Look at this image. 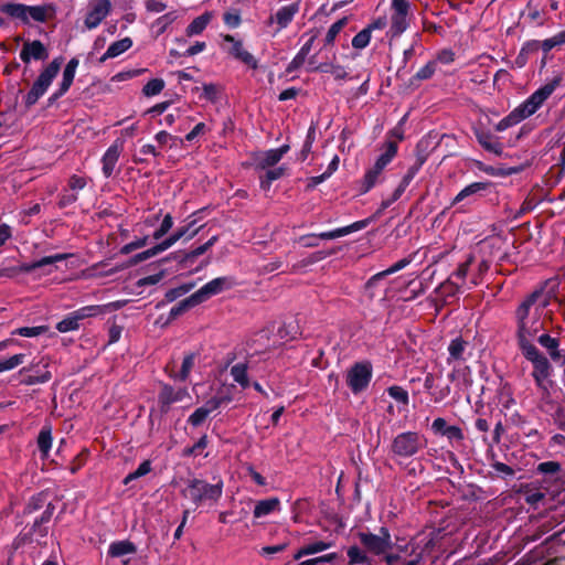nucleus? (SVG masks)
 I'll return each mask as SVG.
<instances>
[{
	"instance_id": "f257e3e1",
	"label": "nucleus",
	"mask_w": 565,
	"mask_h": 565,
	"mask_svg": "<svg viewBox=\"0 0 565 565\" xmlns=\"http://www.w3.org/2000/svg\"><path fill=\"white\" fill-rule=\"evenodd\" d=\"M542 297L541 291H534L520 303L515 311L520 348L532 345L533 340L543 329L541 318L547 302Z\"/></svg>"
},
{
	"instance_id": "f03ea898",
	"label": "nucleus",
	"mask_w": 565,
	"mask_h": 565,
	"mask_svg": "<svg viewBox=\"0 0 565 565\" xmlns=\"http://www.w3.org/2000/svg\"><path fill=\"white\" fill-rule=\"evenodd\" d=\"M523 355L533 365L532 376L536 385L544 392H548L552 387V365L548 360L539 351V349L532 344L520 348Z\"/></svg>"
},
{
	"instance_id": "7ed1b4c3",
	"label": "nucleus",
	"mask_w": 565,
	"mask_h": 565,
	"mask_svg": "<svg viewBox=\"0 0 565 565\" xmlns=\"http://www.w3.org/2000/svg\"><path fill=\"white\" fill-rule=\"evenodd\" d=\"M426 445L427 440L422 434L417 431H403L397 434L392 440L391 454L395 459H407L423 450Z\"/></svg>"
},
{
	"instance_id": "20e7f679",
	"label": "nucleus",
	"mask_w": 565,
	"mask_h": 565,
	"mask_svg": "<svg viewBox=\"0 0 565 565\" xmlns=\"http://www.w3.org/2000/svg\"><path fill=\"white\" fill-rule=\"evenodd\" d=\"M235 285V281L232 277H217L204 286H202L198 291L191 295L188 299H185L179 308H173L171 310L172 313H178L183 308L196 306L212 296L218 295L224 290L231 289Z\"/></svg>"
},
{
	"instance_id": "39448f33",
	"label": "nucleus",
	"mask_w": 565,
	"mask_h": 565,
	"mask_svg": "<svg viewBox=\"0 0 565 565\" xmlns=\"http://www.w3.org/2000/svg\"><path fill=\"white\" fill-rule=\"evenodd\" d=\"M0 12L23 24H29L32 21L45 22L47 20L49 7L8 2L0 7Z\"/></svg>"
},
{
	"instance_id": "423d86ee",
	"label": "nucleus",
	"mask_w": 565,
	"mask_h": 565,
	"mask_svg": "<svg viewBox=\"0 0 565 565\" xmlns=\"http://www.w3.org/2000/svg\"><path fill=\"white\" fill-rule=\"evenodd\" d=\"M62 63V57H55L42 70L25 96V104L28 106L34 105L46 93L61 71Z\"/></svg>"
},
{
	"instance_id": "0eeeda50",
	"label": "nucleus",
	"mask_w": 565,
	"mask_h": 565,
	"mask_svg": "<svg viewBox=\"0 0 565 565\" xmlns=\"http://www.w3.org/2000/svg\"><path fill=\"white\" fill-rule=\"evenodd\" d=\"M222 492V482L210 484L203 480L193 479L189 481L188 486L182 490V495L199 505L203 501L216 502L221 498Z\"/></svg>"
},
{
	"instance_id": "6e6552de",
	"label": "nucleus",
	"mask_w": 565,
	"mask_h": 565,
	"mask_svg": "<svg viewBox=\"0 0 565 565\" xmlns=\"http://www.w3.org/2000/svg\"><path fill=\"white\" fill-rule=\"evenodd\" d=\"M397 153V145L393 141H388L385 145V151L380 154L372 168H370L363 179L362 192L366 193L370 191L380 179V175L387 167V164L394 159Z\"/></svg>"
},
{
	"instance_id": "1a4fd4ad",
	"label": "nucleus",
	"mask_w": 565,
	"mask_h": 565,
	"mask_svg": "<svg viewBox=\"0 0 565 565\" xmlns=\"http://www.w3.org/2000/svg\"><path fill=\"white\" fill-rule=\"evenodd\" d=\"M557 86L558 79H554L551 83H547L536 89L523 103H521L516 109L522 118L526 119L535 114L542 107L545 100L554 93Z\"/></svg>"
},
{
	"instance_id": "9d476101",
	"label": "nucleus",
	"mask_w": 565,
	"mask_h": 565,
	"mask_svg": "<svg viewBox=\"0 0 565 565\" xmlns=\"http://www.w3.org/2000/svg\"><path fill=\"white\" fill-rule=\"evenodd\" d=\"M111 10L113 3L110 0H89L85 8L84 26L87 30L98 28Z\"/></svg>"
},
{
	"instance_id": "9b49d317",
	"label": "nucleus",
	"mask_w": 565,
	"mask_h": 565,
	"mask_svg": "<svg viewBox=\"0 0 565 565\" xmlns=\"http://www.w3.org/2000/svg\"><path fill=\"white\" fill-rule=\"evenodd\" d=\"M411 4L408 0H392L391 2V36H399L404 33L408 25Z\"/></svg>"
},
{
	"instance_id": "f8f14e48",
	"label": "nucleus",
	"mask_w": 565,
	"mask_h": 565,
	"mask_svg": "<svg viewBox=\"0 0 565 565\" xmlns=\"http://www.w3.org/2000/svg\"><path fill=\"white\" fill-rule=\"evenodd\" d=\"M359 539L362 545L375 555L384 554L392 547V537L386 527H381L377 534L360 532Z\"/></svg>"
},
{
	"instance_id": "ddd939ff",
	"label": "nucleus",
	"mask_w": 565,
	"mask_h": 565,
	"mask_svg": "<svg viewBox=\"0 0 565 565\" xmlns=\"http://www.w3.org/2000/svg\"><path fill=\"white\" fill-rule=\"evenodd\" d=\"M70 256H71V254H65V253L55 254V255L42 257L39 260H34L32 263L21 264L20 266H17V267H0V277L12 278L20 273H32L35 269L42 268L44 266H49V265L56 264L58 262H63V260L67 259Z\"/></svg>"
},
{
	"instance_id": "4468645a",
	"label": "nucleus",
	"mask_w": 565,
	"mask_h": 565,
	"mask_svg": "<svg viewBox=\"0 0 565 565\" xmlns=\"http://www.w3.org/2000/svg\"><path fill=\"white\" fill-rule=\"evenodd\" d=\"M372 379V365L369 362L355 363L347 374V383L354 394L365 390Z\"/></svg>"
},
{
	"instance_id": "2eb2a0df",
	"label": "nucleus",
	"mask_w": 565,
	"mask_h": 565,
	"mask_svg": "<svg viewBox=\"0 0 565 565\" xmlns=\"http://www.w3.org/2000/svg\"><path fill=\"white\" fill-rule=\"evenodd\" d=\"M223 41L230 44V47L226 49L227 53L235 60L242 62L248 67L256 70L258 67V62L255 56L249 53L243 44L242 40L235 39L231 34L221 35Z\"/></svg>"
},
{
	"instance_id": "dca6fc26",
	"label": "nucleus",
	"mask_w": 565,
	"mask_h": 565,
	"mask_svg": "<svg viewBox=\"0 0 565 565\" xmlns=\"http://www.w3.org/2000/svg\"><path fill=\"white\" fill-rule=\"evenodd\" d=\"M300 10L299 2H291L280 7L267 21L268 25H275L274 35L286 29Z\"/></svg>"
},
{
	"instance_id": "f3484780",
	"label": "nucleus",
	"mask_w": 565,
	"mask_h": 565,
	"mask_svg": "<svg viewBox=\"0 0 565 565\" xmlns=\"http://www.w3.org/2000/svg\"><path fill=\"white\" fill-rule=\"evenodd\" d=\"M185 398H190V394L186 388L174 390L170 385H163L158 395V407L160 414H167L171 409V405L173 403L182 402Z\"/></svg>"
},
{
	"instance_id": "a211bd4d",
	"label": "nucleus",
	"mask_w": 565,
	"mask_h": 565,
	"mask_svg": "<svg viewBox=\"0 0 565 565\" xmlns=\"http://www.w3.org/2000/svg\"><path fill=\"white\" fill-rule=\"evenodd\" d=\"M309 72L330 73L338 82L349 78V73L343 65L333 62L319 63L315 54L309 58Z\"/></svg>"
},
{
	"instance_id": "6ab92c4d",
	"label": "nucleus",
	"mask_w": 565,
	"mask_h": 565,
	"mask_svg": "<svg viewBox=\"0 0 565 565\" xmlns=\"http://www.w3.org/2000/svg\"><path fill=\"white\" fill-rule=\"evenodd\" d=\"M289 151L288 145H282L279 148L269 149L266 151L257 152L254 156V164L256 169H267L278 163L281 158Z\"/></svg>"
},
{
	"instance_id": "aec40b11",
	"label": "nucleus",
	"mask_w": 565,
	"mask_h": 565,
	"mask_svg": "<svg viewBox=\"0 0 565 565\" xmlns=\"http://www.w3.org/2000/svg\"><path fill=\"white\" fill-rule=\"evenodd\" d=\"M225 402H231V397H213L209 399L204 406L199 407L190 415L188 422L194 427L202 425L207 416Z\"/></svg>"
},
{
	"instance_id": "412c9836",
	"label": "nucleus",
	"mask_w": 565,
	"mask_h": 565,
	"mask_svg": "<svg viewBox=\"0 0 565 565\" xmlns=\"http://www.w3.org/2000/svg\"><path fill=\"white\" fill-rule=\"evenodd\" d=\"M47 56V49L39 40L25 42L20 52V58L23 63H30L32 60L44 61Z\"/></svg>"
},
{
	"instance_id": "4be33fe9",
	"label": "nucleus",
	"mask_w": 565,
	"mask_h": 565,
	"mask_svg": "<svg viewBox=\"0 0 565 565\" xmlns=\"http://www.w3.org/2000/svg\"><path fill=\"white\" fill-rule=\"evenodd\" d=\"M451 367L448 379L460 388H468L472 385L471 369L466 363L449 364Z\"/></svg>"
},
{
	"instance_id": "5701e85b",
	"label": "nucleus",
	"mask_w": 565,
	"mask_h": 565,
	"mask_svg": "<svg viewBox=\"0 0 565 565\" xmlns=\"http://www.w3.org/2000/svg\"><path fill=\"white\" fill-rule=\"evenodd\" d=\"M468 342L465 341L461 337H457L452 339L447 348L448 356H447V365L449 364H459L466 363L468 360L467 354Z\"/></svg>"
},
{
	"instance_id": "b1692460",
	"label": "nucleus",
	"mask_w": 565,
	"mask_h": 565,
	"mask_svg": "<svg viewBox=\"0 0 565 565\" xmlns=\"http://www.w3.org/2000/svg\"><path fill=\"white\" fill-rule=\"evenodd\" d=\"M124 149V140H116L104 153L102 158L103 174L109 178L118 162L120 153Z\"/></svg>"
},
{
	"instance_id": "393cba45",
	"label": "nucleus",
	"mask_w": 565,
	"mask_h": 565,
	"mask_svg": "<svg viewBox=\"0 0 565 565\" xmlns=\"http://www.w3.org/2000/svg\"><path fill=\"white\" fill-rule=\"evenodd\" d=\"M303 36H308L307 41L302 44L298 53L294 56L291 60L288 70L295 71L301 67L306 62L309 65V58L312 56L310 55L315 41L317 39L316 32H308Z\"/></svg>"
},
{
	"instance_id": "a878e982",
	"label": "nucleus",
	"mask_w": 565,
	"mask_h": 565,
	"mask_svg": "<svg viewBox=\"0 0 565 565\" xmlns=\"http://www.w3.org/2000/svg\"><path fill=\"white\" fill-rule=\"evenodd\" d=\"M303 36H308L307 41L302 44L298 53L294 56L291 60L288 70L295 71L301 67L306 62L309 65V58L312 56L310 55L315 41L317 39L316 32H308Z\"/></svg>"
},
{
	"instance_id": "bb28decb",
	"label": "nucleus",
	"mask_w": 565,
	"mask_h": 565,
	"mask_svg": "<svg viewBox=\"0 0 565 565\" xmlns=\"http://www.w3.org/2000/svg\"><path fill=\"white\" fill-rule=\"evenodd\" d=\"M303 36H308L307 41L302 44L298 53L294 56L291 60L288 70L295 71L301 67L306 62L309 65V58L312 56L310 55L315 41L317 39L316 32H308Z\"/></svg>"
},
{
	"instance_id": "cd10ccee",
	"label": "nucleus",
	"mask_w": 565,
	"mask_h": 565,
	"mask_svg": "<svg viewBox=\"0 0 565 565\" xmlns=\"http://www.w3.org/2000/svg\"><path fill=\"white\" fill-rule=\"evenodd\" d=\"M43 363V371L35 372V374H30V372L35 369L39 364H32L28 367H23L20 370V374L23 375V379L21 380V383L24 385H35V384H42L46 383L51 380L52 375L51 372L47 370V363L44 362V359L41 361Z\"/></svg>"
},
{
	"instance_id": "c85d7f7f",
	"label": "nucleus",
	"mask_w": 565,
	"mask_h": 565,
	"mask_svg": "<svg viewBox=\"0 0 565 565\" xmlns=\"http://www.w3.org/2000/svg\"><path fill=\"white\" fill-rule=\"evenodd\" d=\"M78 64L79 62L75 57L68 61L63 70L62 81L58 84V89L53 94L54 98L62 97L70 89L73 84Z\"/></svg>"
},
{
	"instance_id": "c756f323",
	"label": "nucleus",
	"mask_w": 565,
	"mask_h": 565,
	"mask_svg": "<svg viewBox=\"0 0 565 565\" xmlns=\"http://www.w3.org/2000/svg\"><path fill=\"white\" fill-rule=\"evenodd\" d=\"M537 342L547 351L553 361L562 360V352L559 350V341L546 333L537 337Z\"/></svg>"
},
{
	"instance_id": "7c9ffc66",
	"label": "nucleus",
	"mask_w": 565,
	"mask_h": 565,
	"mask_svg": "<svg viewBox=\"0 0 565 565\" xmlns=\"http://www.w3.org/2000/svg\"><path fill=\"white\" fill-rule=\"evenodd\" d=\"M280 501L278 498H269L256 502L254 508V516L260 519L269 515L270 513L279 510Z\"/></svg>"
},
{
	"instance_id": "2f4dec72",
	"label": "nucleus",
	"mask_w": 565,
	"mask_h": 565,
	"mask_svg": "<svg viewBox=\"0 0 565 565\" xmlns=\"http://www.w3.org/2000/svg\"><path fill=\"white\" fill-rule=\"evenodd\" d=\"M132 46V40L130 38H124L119 41L111 43L106 52L100 57V61L104 62L109 58H115L126 51H128Z\"/></svg>"
},
{
	"instance_id": "473e14b6",
	"label": "nucleus",
	"mask_w": 565,
	"mask_h": 565,
	"mask_svg": "<svg viewBox=\"0 0 565 565\" xmlns=\"http://www.w3.org/2000/svg\"><path fill=\"white\" fill-rule=\"evenodd\" d=\"M212 12H204L203 14L199 15L186 26V35L194 36L201 34L205 30L207 24L212 21Z\"/></svg>"
},
{
	"instance_id": "72a5a7b5",
	"label": "nucleus",
	"mask_w": 565,
	"mask_h": 565,
	"mask_svg": "<svg viewBox=\"0 0 565 565\" xmlns=\"http://www.w3.org/2000/svg\"><path fill=\"white\" fill-rule=\"evenodd\" d=\"M364 226V222H354L351 225L339 227L329 232H322L317 237L321 239H335L345 235H349L350 233L356 232L361 230Z\"/></svg>"
},
{
	"instance_id": "f704fd0d",
	"label": "nucleus",
	"mask_w": 565,
	"mask_h": 565,
	"mask_svg": "<svg viewBox=\"0 0 565 565\" xmlns=\"http://www.w3.org/2000/svg\"><path fill=\"white\" fill-rule=\"evenodd\" d=\"M231 376L242 388H247L250 385L248 379V366L246 363L234 364L230 370Z\"/></svg>"
},
{
	"instance_id": "c9c22d12",
	"label": "nucleus",
	"mask_w": 565,
	"mask_h": 565,
	"mask_svg": "<svg viewBox=\"0 0 565 565\" xmlns=\"http://www.w3.org/2000/svg\"><path fill=\"white\" fill-rule=\"evenodd\" d=\"M333 545L332 542H324V541H318L310 544L305 545L301 547L295 555V559H300L302 556L306 555H312L320 552H323L328 548H330Z\"/></svg>"
},
{
	"instance_id": "e433bc0d",
	"label": "nucleus",
	"mask_w": 565,
	"mask_h": 565,
	"mask_svg": "<svg viewBox=\"0 0 565 565\" xmlns=\"http://www.w3.org/2000/svg\"><path fill=\"white\" fill-rule=\"evenodd\" d=\"M136 552V546L129 541H116L109 545L108 554L111 557H120Z\"/></svg>"
},
{
	"instance_id": "4c0bfd02",
	"label": "nucleus",
	"mask_w": 565,
	"mask_h": 565,
	"mask_svg": "<svg viewBox=\"0 0 565 565\" xmlns=\"http://www.w3.org/2000/svg\"><path fill=\"white\" fill-rule=\"evenodd\" d=\"M348 24V18H341L338 21H335L331 26L328 29L326 36H324V47L332 46L334 44V41L337 36L341 33V31L344 29V26Z\"/></svg>"
},
{
	"instance_id": "58836bf2",
	"label": "nucleus",
	"mask_w": 565,
	"mask_h": 565,
	"mask_svg": "<svg viewBox=\"0 0 565 565\" xmlns=\"http://www.w3.org/2000/svg\"><path fill=\"white\" fill-rule=\"evenodd\" d=\"M487 182H473L467 186H465L454 199L452 203H459L463 201L466 198L473 195L480 191H483L488 188Z\"/></svg>"
},
{
	"instance_id": "ea45409f",
	"label": "nucleus",
	"mask_w": 565,
	"mask_h": 565,
	"mask_svg": "<svg viewBox=\"0 0 565 565\" xmlns=\"http://www.w3.org/2000/svg\"><path fill=\"white\" fill-rule=\"evenodd\" d=\"M121 306L122 305L120 301H114V302H109L106 305H92V306H85V307L87 308V313H88L89 318H92V317L103 316V315L114 311V310H118L121 308Z\"/></svg>"
},
{
	"instance_id": "a19ab883",
	"label": "nucleus",
	"mask_w": 565,
	"mask_h": 565,
	"mask_svg": "<svg viewBox=\"0 0 565 565\" xmlns=\"http://www.w3.org/2000/svg\"><path fill=\"white\" fill-rule=\"evenodd\" d=\"M408 264H409V260L407 258H403V259L396 262L394 265H392L387 269L380 271V273L375 274L374 276H372L371 279L369 280L367 285L369 286L375 285L380 279L385 278L386 276L392 275V274L405 268Z\"/></svg>"
},
{
	"instance_id": "79ce46f5",
	"label": "nucleus",
	"mask_w": 565,
	"mask_h": 565,
	"mask_svg": "<svg viewBox=\"0 0 565 565\" xmlns=\"http://www.w3.org/2000/svg\"><path fill=\"white\" fill-rule=\"evenodd\" d=\"M38 447L42 457H47L52 447V433L50 427H43L38 437Z\"/></svg>"
},
{
	"instance_id": "37998d69",
	"label": "nucleus",
	"mask_w": 565,
	"mask_h": 565,
	"mask_svg": "<svg viewBox=\"0 0 565 565\" xmlns=\"http://www.w3.org/2000/svg\"><path fill=\"white\" fill-rule=\"evenodd\" d=\"M522 120H524V119L522 118V116L520 115L518 109L514 108L508 116L502 118L495 125V130L500 131V132L504 131V130L509 129L510 127H513V126L520 124Z\"/></svg>"
},
{
	"instance_id": "c03bdc74",
	"label": "nucleus",
	"mask_w": 565,
	"mask_h": 565,
	"mask_svg": "<svg viewBox=\"0 0 565 565\" xmlns=\"http://www.w3.org/2000/svg\"><path fill=\"white\" fill-rule=\"evenodd\" d=\"M49 331L47 326H36V327H21L11 332L12 335H20L25 338H35L41 334H44Z\"/></svg>"
},
{
	"instance_id": "a18cd8bd",
	"label": "nucleus",
	"mask_w": 565,
	"mask_h": 565,
	"mask_svg": "<svg viewBox=\"0 0 565 565\" xmlns=\"http://www.w3.org/2000/svg\"><path fill=\"white\" fill-rule=\"evenodd\" d=\"M79 328V321L74 312L67 315L63 320L56 324V329L61 333L75 331Z\"/></svg>"
},
{
	"instance_id": "49530a36",
	"label": "nucleus",
	"mask_w": 565,
	"mask_h": 565,
	"mask_svg": "<svg viewBox=\"0 0 565 565\" xmlns=\"http://www.w3.org/2000/svg\"><path fill=\"white\" fill-rule=\"evenodd\" d=\"M25 360V354L18 353L8 359L0 360V373L11 371L21 365Z\"/></svg>"
},
{
	"instance_id": "de8ad7c7",
	"label": "nucleus",
	"mask_w": 565,
	"mask_h": 565,
	"mask_svg": "<svg viewBox=\"0 0 565 565\" xmlns=\"http://www.w3.org/2000/svg\"><path fill=\"white\" fill-rule=\"evenodd\" d=\"M348 557L350 565L367 564L370 562L369 556L365 552L360 550L358 546H351L348 550Z\"/></svg>"
},
{
	"instance_id": "09e8293b",
	"label": "nucleus",
	"mask_w": 565,
	"mask_h": 565,
	"mask_svg": "<svg viewBox=\"0 0 565 565\" xmlns=\"http://www.w3.org/2000/svg\"><path fill=\"white\" fill-rule=\"evenodd\" d=\"M286 172L284 167H277L266 172L264 178H260V186L264 190H268L273 181L281 178Z\"/></svg>"
},
{
	"instance_id": "8fccbe9b",
	"label": "nucleus",
	"mask_w": 565,
	"mask_h": 565,
	"mask_svg": "<svg viewBox=\"0 0 565 565\" xmlns=\"http://www.w3.org/2000/svg\"><path fill=\"white\" fill-rule=\"evenodd\" d=\"M164 86L166 84L163 79L153 78L143 86L142 93L147 97L157 96L163 90Z\"/></svg>"
},
{
	"instance_id": "3c124183",
	"label": "nucleus",
	"mask_w": 565,
	"mask_h": 565,
	"mask_svg": "<svg viewBox=\"0 0 565 565\" xmlns=\"http://www.w3.org/2000/svg\"><path fill=\"white\" fill-rule=\"evenodd\" d=\"M194 362H195L194 353H190V354L185 355L182 361L181 370H180L179 374L174 376V379L180 380V381H185L189 377V375L194 366Z\"/></svg>"
},
{
	"instance_id": "603ef678",
	"label": "nucleus",
	"mask_w": 565,
	"mask_h": 565,
	"mask_svg": "<svg viewBox=\"0 0 565 565\" xmlns=\"http://www.w3.org/2000/svg\"><path fill=\"white\" fill-rule=\"evenodd\" d=\"M150 471H151V462L149 460H145L143 462H141L138 466V468L135 471L130 472L129 475H127L125 477L124 483L128 484L132 480H136L138 478H141V477L148 475Z\"/></svg>"
},
{
	"instance_id": "864d4df0",
	"label": "nucleus",
	"mask_w": 565,
	"mask_h": 565,
	"mask_svg": "<svg viewBox=\"0 0 565 565\" xmlns=\"http://www.w3.org/2000/svg\"><path fill=\"white\" fill-rule=\"evenodd\" d=\"M401 553L413 556L411 559L405 561V565H419L423 555L422 552H417L413 543H408L405 547L398 546Z\"/></svg>"
},
{
	"instance_id": "5fc2aeb1",
	"label": "nucleus",
	"mask_w": 565,
	"mask_h": 565,
	"mask_svg": "<svg viewBox=\"0 0 565 565\" xmlns=\"http://www.w3.org/2000/svg\"><path fill=\"white\" fill-rule=\"evenodd\" d=\"M370 30L364 28L352 39V46L356 50H363L370 44Z\"/></svg>"
},
{
	"instance_id": "6e6d98bb",
	"label": "nucleus",
	"mask_w": 565,
	"mask_h": 565,
	"mask_svg": "<svg viewBox=\"0 0 565 565\" xmlns=\"http://www.w3.org/2000/svg\"><path fill=\"white\" fill-rule=\"evenodd\" d=\"M218 237L212 236L206 243L198 246L185 255L186 260H193L196 257L203 255L209 248H211L216 242Z\"/></svg>"
},
{
	"instance_id": "4d7b16f0",
	"label": "nucleus",
	"mask_w": 565,
	"mask_h": 565,
	"mask_svg": "<svg viewBox=\"0 0 565 565\" xmlns=\"http://www.w3.org/2000/svg\"><path fill=\"white\" fill-rule=\"evenodd\" d=\"M388 395L396 402L407 405L409 402L408 393L401 386L394 385L387 388Z\"/></svg>"
},
{
	"instance_id": "13d9d810",
	"label": "nucleus",
	"mask_w": 565,
	"mask_h": 565,
	"mask_svg": "<svg viewBox=\"0 0 565 565\" xmlns=\"http://www.w3.org/2000/svg\"><path fill=\"white\" fill-rule=\"evenodd\" d=\"M173 226V217L171 214L164 215L160 226L153 232V239L162 238Z\"/></svg>"
},
{
	"instance_id": "bf43d9fd",
	"label": "nucleus",
	"mask_w": 565,
	"mask_h": 565,
	"mask_svg": "<svg viewBox=\"0 0 565 565\" xmlns=\"http://www.w3.org/2000/svg\"><path fill=\"white\" fill-rule=\"evenodd\" d=\"M436 72V61H430L420 67L414 75L413 79L425 81L429 79Z\"/></svg>"
},
{
	"instance_id": "052dcab7",
	"label": "nucleus",
	"mask_w": 565,
	"mask_h": 565,
	"mask_svg": "<svg viewBox=\"0 0 565 565\" xmlns=\"http://www.w3.org/2000/svg\"><path fill=\"white\" fill-rule=\"evenodd\" d=\"M224 23L231 28L236 29L239 26L242 19L238 10H231L223 15Z\"/></svg>"
},
{
	"instance_id": "680f3d73",
	"label": "nucleus",
	"mask_w": 565,
	"mask_h": 565,
	"mask_svg": "<svg viewBox=\"0 0 565 565\" xmlns=\"http://www.w3.org/2000/svg\"><path fill=\"white\" fill-rule=\"evenodd\" d=\"M148 241H149L148 236H143V237L137 238V239H135V241L124 245L120 248V254L127 255V254L131 253L135 249L145 247L148 244Z\"/></svg>"
},
{
	"instance_id": "e2e57ef3",
	"label": "nucleus",
	"mask_w": 565,
	"mask_h": 565,
	"mask_svg": "<svg viewBox=\"0 0 565 565\" xmlns=\"http://www.w3.org/2000/svg\"><path fill=\"white\" fill-rule=\"evenodd\" d=\"M87 184L86 178L73 174L68 179V189L70 191L76 193L77 191L83 190Z\"/></svg>"
},
{
	"instance_id": "0e129e2a",
	"label": "nucleus",
	"mask_w": 565,
	"mask_h": 565,
	"mask_svg": "<svg viewBox=\"0 0 565 565\" xmlns=\"http://www.w3.org/2000/svg\"><path fill=\"white\" fill-rule=\"evenodd\" d=\"M193 288V285L190 284V285H182V286H179L177 288H173V289H170L167 294H166V297L169 301H173L175 300L177 298L185 295L186 292H189L191 289Z\"/></svg>"
},
{
	"instance_id": "69168bd1",
	"label": "nucleus",
	"mask_w": 565,
	"mask_h": 565,
	"mask_svg": "<svg viewBox=\"0 0 565 565\" xmlns=\"http://www.w3.org/2000/svg\"><path fill=\"white\" fill-rule=\"evenodd\" d=\"M186 110V107H178L172 113L164 116V118L160 121L161 125H166L171 127L177 119L181 117L182 114H184Z\"/></svg>"
},
{
	"instance_id": "338daca9",
	"label": "nucleus",
	"mask_w": 565,
	"mask_h": 565,
	"mask_svg": "<svg viewBox=\"0 0 565 565\" xmlns=\"http://www.w3.org/2000/svg\"><path fill=\"white\" fill-rule=\"evenodd\" d=\"M335 558H337V554L335 553H329V554H326V555H322V556H318V557H313V558H309V559L302 561L300 563V565H317L319 563H332L333 561H335Z\"/></svg>"
},
{
	"instance_id": "774afa93",
	"label": "nucleus",
	"mask_w": 565,
	"mask_h": 565,
	"mask_svg": "<svg viewBox=\"0 0 565 565\" xmlns=\"http://www.w3.org/2000/svg\"><path fill=\"white\" fill-rule=\"evenodd\" d=\"M141 73H142L141 70L122 71V72H119V73L115 74L111 77V82H117L118 83V82L128 81V79H131L134 77L139 76Z\"/></svg>"
}]
</instances>
